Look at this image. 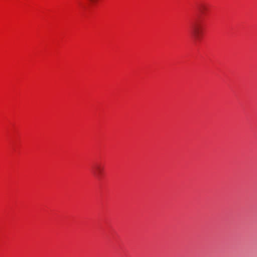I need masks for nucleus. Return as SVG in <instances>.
<instances>
[{
	"label": "nucleus",
	"instance_id": "1",
	"mask_svg": "<svg viewBox=\"0 0 257 257\" xmlns=\"http://www.w3.org/2000/svg\"><path fill=\"white\" fill-rule=\"evenodd\" d=\"M191 34L195 40H199L202 34V30L201 26L198 24L193 26L192 28Z\"/></svg>",
	"mask_w": 257,
	"mask_h": 257
},
{
	"label": "nucleus",
	"instance_id": "2",
	"mask_svg": "<svg viewBox=\"0 0 257 257\" xmlns=\"http://www.w3.org/2000/svg\"><path fill=\"white\" fill-rule=\"evenodd\" d=\"M104 170V168L100 164L96 165L93 168V174L94 175L97 177L99 178V176L102 174Z\"/></svg>",
	"mask_w": 257,
	"mask_h": 257
},
{
	"label": "nucleus",
	"instance_id": "3",
	"mask_svg": "<svg viewBox=\"0 0 257 257\" xmlns=\"http://www.w3.org/2000/svg\"><path fill=\"white\" fill-rule=\"evenodd\" d=\"M199 10L202 13H204L207 10V8L205 5H201L199 7Z\"/></svg>",
	"mask_w": 257,
	"mask_h": 257
},
{
	"label": "nucleus",
	"instance_id": "4",
	"mask_svg": "<svg viewBox=\"0 0 257 257\" xmlns=\"http://www.w3.org/2000/svg\"><path fill=\"white\" fill-rule=\"evenodd\" d=\"M91 3H95L97 2V0H89Z\"/></svg>",
	"mask_w": 257,
	"mask_h": 257
}]
</instances>
